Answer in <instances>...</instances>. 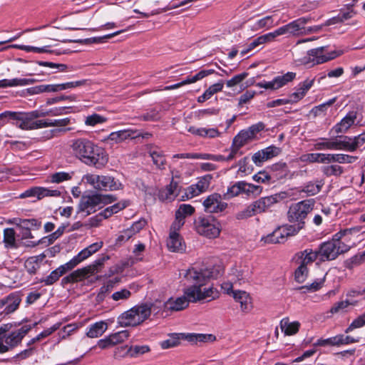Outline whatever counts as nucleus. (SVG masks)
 <instances>
[{"instance_id": "f257e3e1", "label": "nucleus", "mask_w": 365, "mask_h": 365, "mask_svg": "<svg viewBox=\"0 0 365 365\" xmlns=\"http://www.w3.org/2000/svg\"><path fill=\"white\" fill-rule=\"evenodd\" d=\"M71 148L73 155L87 165L100 169L108 161V156L105 150L87 139L80 138L74 140Z\"/></svg>"}, {"instance_id": "f03ea898", "label": "nucleus", "mask_w": 365, "mask_h": 365, "mask_svg": "<svg viewBox=\"0 0 365 365\" xmlns=\"http://www.w3.org/2000/svg\"><path fill=\"white\" fill-rule=\"evenodd\" d=\"M224 272V267L221 264L212 268L195 264L187 269L182 270L180 275L189 283L193 284H206L210 279L217 278Z\"/></svg>"}, {"instance_id": "7ed1b4c3", "label": "nucleus", "mask_w": 365, "mask_h": 365, "mask_svg": "<svg viewBox=\"0 0 365 365\" xmlns=\"http://www.w3.org/2000/svg\"><path fill=\"white\" fill-rule=\"evenodd\" d=\"M151 314L150 307L147 304L135 306L121 314L118 323L122 327H135L143 323Z\"/></svg>"}, {"instance_id": "20e7f679", "label": "nucleus", "mask_w": 365, "mask_h": 365, "mask_svg": "<svg viewBox=\"0 0 365 365\" xmlns=\"http://www.w3.org/2000/svg\"><path fill=\"white\" fill-rule=\"evenodd\" d=\"M205 284H192L185 289L184 294L190 302H210L219 297L218 292L212 287H205Z\"/></svg>"}, {"instance_id": "39448f33", "label": "nucleus", "mask_w": 365, "mask_h": 365, "mask_svg": "<svg viewBox=\"0 0 365 365\" xmlns=\"http://www.w3.org/2000/svg\"><path fill=\"white\" fill-rule=\"evenodd\" d=\"M115 200L112 195L96 194L91 195H83L81 198L78 205V211L85 212L88 215L96 211L97 208L110 203Z\"/></svg>"}, {"instance_id": "423d86ee", "label": "nucleus", "mask_w": 365, "mask_h": 365, "mask_svg": "<svg viewBox=\"0 0 365 365\" xmlns=\"http://www.w3.org/2000/svg\"><path fill=\"white\" fill-rule=\"evenodd\" d=\"M314 200L313 199L304 200L290 205L287 212V218L290 222L305 225L304 220L308 213L314 208Z\"/></svg>"}, {"instance_id": "0eeeda50", "label": "nucleus", "mask_w": 365, "mask_h": 365, "mask_svg": "<svg viewBox=\"0 0 365 365\" xmlns=\"http://www.w3.org/2000/svg\"><path fill=\"white\" fill-rule=\"evenodd\" d=\"M341 50H329V47L320 46L308 51L307 65L313 66L333 60L343 54Z\"/></svg>"}, {"instance_id": "6e6552de", "label": "nucleus", "mask_w": 365, "mask_h": 365, "mask_svg": "<svg viewBox=\"0 0 365 365\" xmlns=\"http://www.w3.org/2000/svg\"><path fill=\"white\" fill-rule=\"evenodd\" d=\"M14 123L17 128L24 130H37L45 128L46 119H38L34 110L30 112H15Z\"/></svg>"}, {"instance_id": "1a4fd4ad", "label": "nucleus", "mask_w": 365, "mask_h": 365, "mask_svg": "<svg viewBox=\"0 0 365 365\" xmlns=\"http://www.w3.org/2000/svg\"><path fill=\"white\" fill-rule=\"evenodd\" d=\"M347 246L339 240L335 239V235L331 241L323 243L318 250L319 258L321 261L332 260L338 257L339 255L347 252Z\"/></svg>"}, {"instance_id": "9d476101", "label": "nucleus", "mask_w": 365, "mask_h": 365, "mask_svg": "<svg viewBox=\"0 0 365 365\" xmlns=\"http://www.w3.org/2000/svg\"><path fill=\"white\" fill-rule=\"evenodd\" d=\"M335 239L339 240L344 246H347V251L365 239V230L361 227H354L341 230L335 234Z\"/></svg>"}, {"instance_id": "9b49d317", "label": "nucleus", "mask_w": 365, "mask_h": 365, "mask_svg": "<svg viewBox=\"0 0 365 365\" xmlns=\"http://www.w3.org/2000/svg\"><path fill=\"white\" fill-rule=\"evenodd\" d=\"M195 230L198 234L208 238H216L220 235L221 227L212 219L200 217L195 222Z\"/></svg>"}, {"instance_id": "f8f14e48", "label": "nucleus", "mask_w": 365, "mask_h": 365, "mask_svg": "<svg viewBox=\"0 0 365 365\" xmlns=\"http://www.w3.org/2000/svg\"><path fill=\"white\" fill-rule=\"evenodd\" d=\"M311 18L301 17L278 28L280 36L299 37L304 36V26L310 22Z\"/></svg>"}, {"instance_id": "ddd939ff", "label": "nucleus", "mask_w": 365, "mask_h": 365, "mask_svg": "<svg viewBox=\"0 0 365 365\" xmlns=\"http://www.w3.org/2000/svg\"><path fill=\"white\" fill-rule=\"evenodd\" d=\"M264 126L262 123L250 126L247 130L240 131L233 139L232 145L236 149H240L255 138L256 134L262 130Z\"/></svg>"}, {"instance_id": "4468645a", "label": "nucleus", "mask_w": 365, "mask_h": 365, "mask_svg": "<svg viewBox=\"0 0 365 365\" xmlns=\"http://www.w3.org/2000/svg\"><path fill=\"white\" fill-rule=\"evenodd\" d=\"M317 38L312 37L299 40L292 47L290 51L293 61L297 65H307L308 51L306 52L307 48L303 46V43L314 41Z\"/></svg>"}, {"instance_id": "2eb2a0df", "label": "nucleus", "mask_w": 365, "mask_h": 365, "mask_svg": "<svg viewBox=\"0 0 365 365\" xmlns=\"http://www.w3.org/2000/svg\"><path fill=\"white\" fill-rule=\"evenodd\" d=\"M296 73L287 72L282 76H276L271 81H262L256 83V86L259 88H263L267 90H277L288 83L292 82L296 78Z\"/></svg>"}, {"instance_id": "dca6fc26", "label": "nucleus", "mask_w": 365, "mask_h": 365, "mask_svg": "<svg viewBox=\"0 0 365 365\" xmlns=\"http://www.w3.org/2000/svg\"><path fill=\"white\" fill-rule=\"evenodd\" d=\"M359 341L358 339H354L350 336L344 334L336 335L327 339H319L314 343V346H340L347 345Z\"/></svg>"}, {"instance_id": "f3484780", "label": "nucleus", "mask_w": 365, "mask_h": 365, "mask_svg": "<svg viewBox=\"0 0 365 365\" xmlns=\"http://www.w3.org/2000/svg\"><path fill=\"white\" fill-rule=\"evenodd\" d=\"M211 175H205L200 178L195 184L191 185L185 190L186 199H191L206 192L210 185Z\"/></svg>"}, {"instance_id": "a211bd4d", "label": "nucleus", "mask_w": 365, "mask_h": 365, "mask_svg": "<svg viewBox=\"0 0 365 365\" xmlns=\"http://www.w3.org/2000/svg\"><path fill=\"white\" fill-rule=\"evenodd\" d=\"M227 205V203L222 200L221 195L217 193L209 195L203 202L205 211L210 213L222 212Z\"/></svg>"}, {"instance_id": "6ab92c4d", "label": "nucleus", "mask_w": 365, "mask_h": 365, "mask_svg": "<svg viewBox=\"0 0 365 365\" xmlns=\"http://www.w3.org/2000/svg\"><path fill=\"white\" fill-rule=\"evenodd\" d=\"M288 196L285 192H281L270 196H267L259 198L255 201L256 207L259 213L265 212L274 204L280 202L281 200L287 198Z\"/></svg>"}, {"instance_id": "aec40b11", "label": "nucleus", "mask_w": 365, "mask_h": 365, "mask_svg": "<svg viewBox=\"0 0 365 365\" xmlns=\"http://www.w3.org/2000/svg\"><path fill=\"white\" fill-rule=\"evenodd\" d=\"M250 270L247 266H235L229 272V278L230 281L240 284L244 283L250 277Z\"/></svg>"}, {"instance_id": "412c9836", "label": "nucleus", "mask_w": 365, "mask_h": 365, "mask_svg": "<svg viewBox=\"0 0 365 365\" xmlns=\"http://www.w3.org/2000/svg\"><path fill=\"white\" fill-rule=\"evenodd\" d=\"M60 195L61 192L57 190H50L42 187H34L26 190L21 195V197H37L38 199H41L44 197H57Z\"/></svg>"}, {"instance_id": "4be33fe9", "label": "nucleus", "mask_w": 365, "mask_h": 365, "mask_svg": "<svg viewBox=\"0 0 365 365\" xmlns=\"http://www.w3.org/2000/svg\"><path fill=\"white\" fill-rule=\"evenodd\" d=\"M74 267V264L71 260H70L66 264L59 266L57 269L52 271L50 274L41 282H44L46 285H51L58 281L60 277H61L66 272L73 269Z\"/></svg>"}, {"instance_id": "5701e85b", "label": "nucleus", "mask_w": 365, "mask_h": 365, "mask_svg": "<svg viewBox=\"0 0 365 365\" xmlns=\"http://www.w3.org/2000/svg\"><path fill=\"white\" fill-rule=\"evenodd\" d=\"M103 242L100 241L89 245L88 247L81 250L76 256L73 257L71 259V262L74 266L76 267L81 262L98 252L103 247Z\"/></svg>"}, {"instance_id": "b1692460", "label": "nucleus", "mask_w": 365, "mask_h": 365, "mask_svg": "<svg viewBox=\"0 0 365 365\" xmlns=\"http://www.w3.org/2000/svg\"><path fill=\"white\" fill-rule=\"evenodd\" d=\"M137 131L127 129V130H121L115 132H112L109 134V135L105 139L106 141H110L112 143H121L128 139H133L138 137Z\"/></svg>"}, {"instance_id": "393cba45", "label": "nucleus", "mask_w": 365, "mask_h": 365, "mask_svg": "<svg viewBox=\"0 0 365 365\" xmlns=\"http://www.w3.org/2000/svg\"><path fill=\"white\" fill-rule=\"evenodd\" d=\"M356 119V113L349 112L341 120L336 124L331 129L336 134L346 133L349 128L354 123Z\"/></svg>"}, {"instance_id": "a878e982", "label": "nucleus", "mask_w": 365, "mask_h": 365, "mask_svg": "<svg viewBox=\"0 0 365 365\" xmlns=\"http://www.w3.org/2000/svg\"><path fill=\"white\" fill-rule=\"evenodd\" d=\"M232 296L240 304L242 312H249L252 308V298L247 292L237 290L232 292Z\"/></svg>"}, {"instance_id": "bb28decb", "label": "nucleus", "mask_w": 365, "mask_h": 365, "mask_svg": "<svg viewBox=\"0 0 365 365\" xmlns=\"http://www.w3.org/2000/svg\"><path fill=\"white\" fill-rule=\"evenodd\" d=\"M331 153H306L300 157V160L307 163H324L329 164Z\"/></svg>"}, {"instance_id": "cd10ccee", "label": "nucleus", "mask_w": 365, "mask_h": 365, "mask_svg": "<svg viewBox=\"0 0 365 365\" xmlns=\"http://www.w3.org/2000/svg\"><path fill=\"white\" fill-rule=\"evenodd\" d=\"M334 150H345L347 152H354L352 137L348 135H339L334 138Z\"/></svg>"}, {"instance_id": "c85d7f7f", "label": "nucleus", "mask_w": 365, "mask_h": 365, "mask_svg": "<svg viewBox=\"0 0 365 365\" xmlns=\"http://www.w3.org/2000/svg\"><path fill=\"white\" fill-rule=\"evenodd\" d=\"M296 262L298 264L304 265L308 267L312 264L317 258H319L318 252L311 249H307L302 252H299L296 255Z\"/></svg>"}, {"instance_id": "c756f323", "label": "nucleus", "mask_w": 365, "mask_h": 365, "mask_svg": "<svg viewBox=\"0 0 365 365\" xmlns=\"http://www.w3.org/2000/svg\"><path fill=\"white\" fill-rule=\"evenodd\" d=\"M106 175L87 173L82 178V182L96 190H105Z\"/></svg>"}, {"instance_id": "7c9ffc66", "label": "nucleus", "mask_w": 365, "mask_h": 365, "mask_svg": "<svg viewBox=\"0 0 365 365\" xmlns=\"http://www.w3.org/2000/svg\"><path fill=\"white\" fill-rule=\"evenodd\" d=\"M21 302V298L19 295L11 294L6 298L0 301V309L5 307L4 312L6 314H11L16 311Z\"/></svg>"}, {"instance_id": "2f4dec72", "label": "nucleus", "mask_w": 365, "mask_h": 365, "mask_svg": "<svg viewBox=\"0 0 365 365\" xmlns=\"http://www.w3.org/2000/svg\"><path fill=\"white\" fill-rule=\"evenodd\" d=\"M287 239L286 232L283 226L279 227L271 234L262 238V241L267 244L282 243Z\"/></svg>"}, {"instance_id": "473e14b6", "label": "nucleus", "mask_w": 365, "mask_h": 365, "mask_svg": "<svg viewBox=\"0 0 365 365\" xmlns=\"http://www.w3.org/2000/svg\"><path fill=\"white\" fill-rule=\"evenodd\" d=\"M189 302L190 301L187 300L185 295L176 299L170 298L164 303V308L170 311H180L185 309L188 306Z\"/></svg>"}, {"instance_id": "72a5a7b5", "label": "nucleus", "mask_w": 365, "mask_h": 365, "mask_svg": "<svg viewBox=\"0 0 365 365\" xmlns=\"http://www.w3.org/2000/svg\"><path fill=\"white\" fill-rule=\"evenodd\" d=\"M300 326L299 322H291L289 318H283L279 323L280 329L285 336L296 334L299 331Z\"/></svg>"}, {"instance_id": "f704fd0d", "label": "nucleus", "mask_w": 365, "mask_h": 365, "mask_svg": "<svg viewBox=\"0 0 365 365\" xmlns=\"http://www.w3.org/2000/svg\"><path fill=\"white\" fill-rule=\"evenodd\" d=\"M167 247L172 252H182L185 245L179 234L170 233L167 240Z\"/></svg>"}, {"instance_id": "c9c22d12", "label": "nucleus", "mask_w": 365, "mask_h": 365, "mask_svg": "<svg viewBox=\"0 0 365 365\" xmlns=\"http://www.w3.org/2000/svg\"><path fill=\"white\" fill-rule=\"evenodd\" d=\"M178 193V183L173 179L164 190H161L159 197L161 200H173Z\"/></svg>"}, {"instance_id": "e433bc0d", "label": "nucleus", "mask_w": 365, "mask_h": 365, "mask_svg": "<svg viewBox=\"0 0 365 365\" xmlns=\"http://www.w3.org/2000/svg\"><path fill=\"white\" fill-rule=\"evenodd\" d=\"M45 257L46 255L44 254H41L39 255L33 256L28 258L24 263L25 269L29 274H35L36 271L40 268L41 264Z\"/></svg>"}, {"instance_id": "4c0bfd02", "label": "nucleus", "mask_w": 365, "mask_h": 365, "mask_svg": "<svg viewBox=\"0 0 365 365\" xmlns=\"http://www.w3.org/2000/svg\"><path fill=\"white\" fill-rule=\"evenodd\" d=\"M108 329V324L103 321L97 322L91 324L86 332L89 338H97L102 336Z\"/></svg>"}, {"instance_id": "58836bf2", "label": "nucleus", "mask_w": 365, "mask_h": 365, "mask_svg": "<svg viewBox=\"0 0 365 365\" xmlns=\"http://www.w3.org/2000/svg\"><path fill=\"white\" fill-rule=\"evenodd\" d=\"M327 273L322 272L321 276L314 279L312 283L299 287L302 293L314 292L319 290L323 286L326 280Z\"/></svg>"}, {"instance_id": "ea45409f", "label": "nucleus", "mask_w": 365, "mask_h": 365, "mask_svg": "<svg viewBox=\"0 0 365 365\" xmlns=\"http://www.w3.org/2000/svg\"><path fill=\"white\" fill-rule=\"evenodd\" d=\"M36 81L33 78H13L0 81V88L6 87L25 86L33 84Z\"/></svg>"}, {"instance_id": "a19ab883", "label": "nucleus", "mask_w": 365, "mask_h": 365, "mask_svg": "<svg viewBox=\"0 0 365 365\" xmlns=\"http://www.w3.org/2000/svg\"><path fill=\"white\" fill-rule=\"evenodd\" d=\"M180 339H185L191 343L197 344L198 342H205L207 341H212L215 337L212 334H180Z\"/></svg>"}, {"instance_id": "79ce46f5", "label": "nucleus", "mask_w": 365, "mask_h": 365, "mask_svg": "<svg viewBox=\"0 0 365 365\" xmlns=\"http://www.w3.org/2000/svg\"><path fill=\"white\" fill-rule=\"evenodd\" d=\"M118 349H127L126 354L130 357H138L150 351L148 345L125 346L118 348Z\"/></svg>"}, {"instance_id": "37998d69", "label": "nucleus", "mask_w": 365, "mask_h": 365, "mask_svg": "<svg viewBox=\"0 0 365 365\" xmlns=\"http://www.w3.org/2000/svg\"><path fill=\"white\" fill-rule=\"evenodd\" d=\"M242 194L248 197H256L262 193V187L245 181H240Z\"/></svg>"}, {"instance_id": "c03bdc74", "label": "nucleus", "mask_w": 365, "mask_h": 365, "mask_svg": "<svg viewBox=\"0 0 365 365\" xmlns=\"http://www.w3.org/2000/svg\"><path fill=\"white\" fill-rule=\"evenodd\" d=\"M223 82L220 81L210 86L202 95L197 98V102L203 103L210 99L214 94L221 91L223 88Z\"/></svg>"}, {"instance_id": "a18cd8bd", "label": "nucleus", "mask_w": 365, "mask_h": 365, "mask_svg": "<svg viewBox=\"0 0 365 365\" xmlns=\"http://www.w3.org/2000/svg\"><path fill=\"white\" fill-rule=\"evenodd\" d=\"M109 259L108 256H104L94 262L93 264L83 268L86 277L93 275L99 272L104 262Z\"/></svg>"}, {"instance_id": "49530a36", "label": "nucleus", "mask_w": 365, "mask_h": 365, "mask_svg": "<svg viewBox=\"0 0 365 365\" xmlns=\"http://www.w3.org/2000/svg\"><path fill=\"white\" fill-rule=\"evenodd\" d=\"M17 346L9 334L0 336V354H4Z\"/></svg>"}, {"instance_id": "de8ad7c7", "label": "nucleus", "mask_w": 365, "mask_h": 365, "mask_svg": "<svg viewBox=\"0 0 365 365\" xmlns=\"http://www.w3.org/2000/svg\"><path fill=\"white\" fill-rule=\"evenodd\" d=\"M323 185L324 182L322 180L309 182L304 186L302 192H305L309 196L314 195L319 192Z\"/></svg>"}, {"instance_id": "09e8293b", "label": "nucleus", "mask_w": 365, "mask_h": 365, "mask_svg": "<svg viewBox=\"0 0 365 365\" xmlns=\"http://www.w3.org/2000/svg\"><path fill=\"white\" fill-rule=\"evenodd\" d=\"M357 160V157L343 153H331V163H353Z\"/></svg>"}, {"instance_id": "8fccbe9b", "label": "nucleus", "mask_w": 365, "mask_h": 365, "mask_svg": "<svg viewBox=\"0 0 365 365\" xmlns=\"http://www.w3.org/2000/svg\"><path fill=\"white\" fill-rule=\"evenodd\" d=\"M259 213V212H258V209L256 207V204L254 202L252 204L245 207L242 211L239 212L237 214L236 217L238 220H245Z\"/></svg>"}, {"instance_id": "3c124183", "label": "nucleus", "mask_w": 365, "mask_h": 365, "mask_svg": "<svg viewBox=\"0 0 365 365\" xmlns=\"http://www.w3.org/2000/svg\"><path fill=\"white\" fill-rule=\"evenodd\" d=\"M4 242L6 247H16V232L13 228L4 230Z\"/></svg>"}, {"instance_id": "603ef678", "label": "nucleus", "mask_w": 365, "mask_h": 365, "mask_svg": "<svg viewBox=\"0 0 365 365\" xmlns=\"http://www.w3.org/2000/svg\"><path fill=\"white\" fill-rule=\"evenodd\" d=\"M195 212V208L188 204H182L180 205L175 212V216L181 220H185L187 216L192 215Z\"/></svg>"}, {"instance_id": "864d4df0", "label": "nucleus", "mask_w": 365, "mask_h": 365, "mask_svg": "<svg viewBox=\"0 0 365 365\" xmlns=\"http://www.w3.org/2000/svg\"><path fill=\"white\" fill-rule=\"evenodd\" d=\"M30 329L31 327L29 326H24L18 330L12 331L9 334L16 344V346H18L21 343L24 336L29 332Z\"/></svg>"}, {"instance_id": "5fc2aeb1", "label": "nucleus", "mask_w": 365, "mask_h": 365, "mask_svg": "<svg viewBox=\"0 0 365 365\" xmlns=\"http://www.w3.org/2000/svg\"><path fill=\"white\" fill-rule=\"evenodd\" d=\"M86 277H87L84 273L83 268H81L75 270L69 275L65 277L63 279V281L66 283H73L76 282L81 281Z\"/></svg>"}, {"instance_id": "6e6d98bb", "label": "nucleus", "mask_w": 365, "mask_h": 365, "mask_svg": "<svg viewBox=\"0 0 365 365\" xmlns=\"http://www.w3.org/2000/svg\"><path fill=\"white\" fill-rule=\"evenodd\" d=\"M180 334H173L168 339L160 342V346L163 349L175 347L180 344Z\"/></svg>"}, {"instance_id": "4d7b16f0", "label": "nucleus", "mask_w": 365, "mask_h": 365, "mask_svg": "<svg viewBox=\"0 0 365 365\" xmlns=\"http://www.w3.org/2000/svg\"><path fill=\"white\" fill-rule=\"evenodd\" d=\"M314 149L316 150H334V138H321L314 145Z\"/></svg>"}, {"instance_id": "13d9d810", "label": "nucleus", "mask_w": 365, "mask_h": 365, "mask_svg": "<svg viewBox=\"0 0 365 365\" xmlns=\"http://www.w3.org/2000/svg\"><path fill=\"white\" fill-rule=\"evenodd\" d=\"M127 206L125 202H118L112 206H110L106 208L103 212H101V215H103V218H108L110 217L113 214L117 213L120 210H123Z\"/></svg>"}, {"instance_id": "bf43d9fd", "label": "nucleus", "mask_w": 365, "mask_h": 365, "mask_svg": "<svg viewBox=\"0 0 365 365\" xmlns=\"http://www.w3.org/2000/svg\"><path fill=\"white\" fill-rule=\"evenodd\" d=\"M107 118L97 113H93L86 118L85 124L88 126H95L106 122Z\"/></svg>"}, {"instance_id": "052dcab7", "label": "nucleus", "mask_w": 365, "mask_h": 365, "mask_svg": "<svg viewBox=\"0 0 365 365\" xmlns=\"http://www.w3.org/2000/svg\"><path fill=\"white\" fill-rule=\"evenodd\" d=\"M308 274V267H305L304 265L302 264H298V267L297 268L294 272L295 280L299 283H303L307 279Z\"/></svg>"}, {"instance_id": "680f3d73", "label": "nucleus", "mask_w": 365, "mask_h": 365, "mask_svg": "<svg viewBox=\"0 0 365 365\" xmlns=\"http://www.w3.org/2000/svg\"><path fill=\"white\" fill-rule=\"evenodd\" d=\"M242 194L240 181L228 187L227 192L224 194L225 199H230Z\"/></svg>"}, {"instance_id": "e2e57ef3", "label": "nucleus", "mask_w": 365, "mask_h": 365, "mask_svg": "<svg viewBox=\"0 0 365 365\" xmlns=\"http://www.w3.org/2000/svg\"><path fill=\"white\" fill-rule=\"evenodd\" d=\"M113 346L125 341L129 337V332L127 330L120 331L109 335Z\"/></svg>"}, {"instance_id": "0e129e2a", "label": "nucleus", "mask_w": 365, "mask_h": 365, "mask_svg": "<svg viewBox=\"0 0 365 365\" xmlns=\"http://www.w3.org/2000/svg\"><path fill=\"white\" fill-rule=\"evenodd\" d=\"M105 180V190H117L122 188V184L113 177L106 176Z\"/></svg>"}, {"instance_id": "69168bd1", "label": "nucleus", "mask_w": 365, "mask_h": 365, "mask_svg": "<svg viewBox=\"0 0 365 365\" xmlns=\"http://www.w3.org/2000/svg\"><path fill=\"white\" fill-rule=\"evenodd\" d=\"M71 178V175L66 172H58L52 174L50 176V182L53 183H60L64 181L69 180Z\"/></svg>"}, {"instance_id": "338daca9", "label": "nucleus", "mask_w": 365, "mask_h": 365, "mask_svg": "<svg viewBox=\"0 0 365 365\" xmlns=\"http://www.w3.org/2000/svg\"><path fill=\"white\" fill-rule=\"evenodd\" d=\"M365 325V312L356 318L346 329L345 333H349L355 329L361 328Z\"/></svg>"}, {"instance_id": "774afa93", "label": "nucleus", "mask_w": 365, "mask_h": 365, "mask_svg": "<svg viewBox=\"0 0 365 365\" xmlns=\"http://www.w3.org/2000/svg\"><path fill=\"white\" fill-rule=\"evenodd\" d=\"M113 289V282H106L99 289L96 299L98 302H102L106 295Z\"/></svg>"}]
</instances>
